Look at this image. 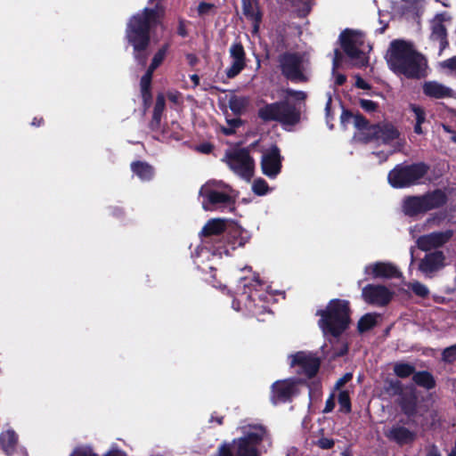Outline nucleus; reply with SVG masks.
<instances>
[{
    "instance_id": "2eb2a0df",
    "label": "nucleus",
    "mask_w": 456,
    "mask_h": 456,
    "mask_svg": "<svg viewBox=\"0 0 456 456\" xmlns=\"http://www.w3.org/2000/svg\"><path fill=\"white\" fill-rule=\"evenodd\" d=\"M445 256L442 251H434L426 254L418 265L419 271L426 278H433L445 266Z\"/></svg>"
},
{
    "instance_id": "a19ab883",
    "label": "nucleus",
    "mask_w": 456,
    "mask_h": 456,
    "mask_svg": "<svg viewBox=\"0 0 456 456\" xmlns=\"http://www.w3.org/2000/svg\"><path fill=\"white\" fill-rule=\"evenodd\" d=\"M442 359L446 362H452L456 361V344L444 349L442 353Z\"/></svg>"
},
{
    "instance_id": "f8f14e48",
    "label": "nucleus",
    "mask_w": 456,
    "mask_h": 456,
    "mask_svg": "<svg viewBox=\"0 0 456 456\" xmlns=\"http://www.w3.org/2000/svg\"><path fill=\"white\" fill-rule=\"evenodd\" d=\"M223 161L240 178L249 181L254 175L255 162L245 149H234L226 151Z\"/></svg>"
},
{
    "instance_id": "8fccbe9b",
    "label": "nucleus",
    "mask_w": 456,
    "mask_h": 456,
    "mask_svg": "<svg viewBox=\"0 0 456 456\" xmlns=\"http://www.w3.org/2000/svg\"><path fill=\"white\" fill-rule=\"evenodd\" d=\"M287 94L289 97H292L296 101L299 102H304L306 98L305 93L302 91L289 90Z\"/></svg>"
},
{
    "instance_id": "7ed1b4c3",
    "label": "nucleus",
    "mask_w": 456,
    "mask_h": 456,
    "mask_svg": "<svg viewBox=\"0 0 456 456\" xmlns=\"http://www.w3.org/2000/svg\"><path fill=\"white\" fill-rule=\"evenodd\" d=\"M257 287H261L258 277L253 275L252 278H241L236 292L237 297L232 302V307L236 311L245 309L258 320L264 321L261 317L265 314H270L266 303L273 297L267 293H260Z\"/></svg>"
},
{
    "instance_id": "f257e3e1",
    "label": "nucleus",
    "mask_w": 456,
    "mask_h": 456,
    "mask_svg": "<svg viewBox=\"0 0 456 456\" xmlns=\"http://www.w3.org/2000/svg\"><path fill=\"white\" fill-rule=\"evenodd\" d=\"M386 60L390 69L397 75L416 79L427 76L426 58L409 41L393 40L387 51Z\"/></svg>"
},
{
    "instance_id": "412c9836",
    "label": "nucleus",
    "mask_w": 456,
    "mask_h": 456,
    "mask_svg": "<svg viewBox=\"0 0 456 456\" xmlns=\"http://www.w3.org/2000/svg\"><path fill=\"white\" fill-rule=\"evenodd\" d=\"M232 63L226 69L225 74L228 78H233L239 75L246 66V53L240 43H234L229 49Z\"/></svg>"
},
{
    "instance_id": "09e8293b",
    "label": "nucleus",
    "mask_w": 456,
    "mask_h": 456,
    "mask_svg": "<svg viewBox=\"0 0 456 456\" xmlns=\"http://www.w3.org/2000/svg\"><path fill=\"white\" fill-rule=\"evenodd\" d=\"M334 440L327 437H322L318 440L317 444L322 449H330L334 445Z\"/></svg>"
},
{
    "instance_id": "39448f33",
    "label": "nucleus",
    "mask_w": 456,
    "mask_h": 456,
    "mask_svg": "<svg viewBox=\"0 0 456 456\" xmlns=\"http://www.w3.org/2000/svg\"><path fill=\"white\" fill-rule=\"evenodd\" d=\"M199 196L205 211L231 208L237 197L235 191L221 180H208L200 189Z\"/></svg>"
},
{
    "instance_id": "4c0bfd02",
    "label": "nucleus",
    "mask_w": 456,
    "mask_h": 456,
    "mask_svg": "<svg viewBox=\"0 0 456 456\" xmlns=\"http://www.w3.org/2000/svg\"><path fill=\"white\" fill-rule=\"evenodd\" d=\"M408 287H409V289H411L412 290V292L415 295H417L420 297H425L429 294L428 288L419 281L411 282Z\"/></svg>"
},
{
    "instance_id": "7c9ffc66",
    "label": "nucleus",
    "mask_w": 456,
    "mask_h": 456,
    "mask_svg": "<svg viewBox=\"0 0 456 456\" xmlns=\"http://www.w3.org/2000/svg\"><path fill=\"white\" fill-rule=\"evenodd\" d=\"M414 382L427 389H431L435 387L436 382L433 376L428 371H419L413 375Z\"/></svg>"
},
{
    "instance_id": "49530a36",
    "label": "nucleus",
    "mask_w": 456,
    "mask_h": 456,
    "mask_svg": "<svg viewBox=\"0 0 456 456\" xmlns=\"http://www.w3.org/2000/svg\"><path fill=\"white\" fill-rule=\"evenodd\" d=\"M360 105L364 110H366L368 112L375 111L378 108V105L376 102H374L373 101L365 100V99L360 101Z\"/></svg>"
},
{
    "instance_id": "bf43d9fd",
    "label": "nucleus",
    "mask_w": 456,
    "mask_h": 456,
    "mask_svg": "<svg viewBox=\"0 0 456 456\" xmlns=\"http://www.w3.org/2000/svg\"><path fill=\"white\" fill-rule=\"evenodd\" d=\"M161 115H162V113L153 111V118H152V121H151L152 127H157L159 125Z\"/></svg>"
},
{
    "instance_id": "f3484780",
    "label": "nucleus",
    "mask_w": 456,
    "mask_h": 456,
    "mask_svg": "<svg viewBox=\"0 0 456 456\" xmlns=\"http://www.w3.org/2000/svg\"><path fill=\"white\" fill-rule=\"evenodd\" d=\"M297 394V382L294 379L278 380L272 386L271 400L274 404L286 403Z\"/></svg>"
},
{
    "instance_id": "a211bd4d",
    "label": "nucleus",
    "mask_w": 456,
    "mask_h": 456,
    "mask_svg": "<svg viewBox=\"0 0 456 456\" xmlns=\"http://www.w3.org/2000/svg\"><path fill=\"white\" fill-rule=\"evenodd\" d=\"M261 167L263 173L270 178L278 175L281 168V156L277 146L273 145L263 153Z\"/></svg>"
},
{
    "instance_id": "37998d69",
    "label": "nucleus",
    "mask_w": 456,
    "mask_h": 456,
    "mask_svg": "<svg viewBox=\"0 0 456 456\" xmlns=\"http://www.w3.org/2000/svg\"><path fill=\"white\" fill-rule=\"evenodd\" d=\"M442 69H447L456 75V56L447 59L440 63Z\"/></svg>"
},
{
    "instance_id": "aec40b11",
    "label": "nucleus",
    "mask_w": 456,
    "mask_h": 456,
    "mask_svg": "<svg viewBox=\"0 0 456 456\" xmlns=\"http://www.w3.org/2000/svg\"><path fill=\"white\" fill-rule=\"evenodd\" d=\"M452 236L450 230L435 232L427 235L419 236L416 240L417 247L422 251H428L445 244Z\"/></svg>"
},
{
    "instance_id": "dca6fc26",
    "label": "nucleus",
    "mask_w": 456,
    "mask_h": 456,
    "mask_svg": "<svg viewBox=\"0 0 456 456\" xmlns=\"http://www.w3.org/2000/svg\"><path fill=\"white\" fill-rule=\"evenodd\" d=\"M393 293L383 285H367L362 289L363 300L370 305L383 306L388 304Z\"/></svg>"
},
{
    "instance_id": "72a5a7b5",
    "label": "nucleus",
    "mask_w": 456,
    "mask_h": 456,
    "mask_svg": "<svg viewBox=\"0 0 456 456\" xmlns=\"http://www.w3.org/2000/svg\"><path fill=\"white\" fill-rule=\"evenodd\" d=\"M342 59V54L338 50H336L334 53V58H333V75L335 77V83L338 86H341L346 81V76L342 74H336L335 70L340 67V61Z\"/></svg>"
},
{
    "instance_id": "6e6552de",
    "label": "nucleus",
    "mask_w": 456,
    "mask_h": 456,
    "mask_svg": "<svg viewBox=\"0 0 456 456\" xmlns=\"http://www.w3.org/2000/svg\"><path fill=\"white\" fill-rule=\"evenodd\" d=\"M300 109L288 102H275L260 108L258 115L265 121L276 120L284 126H291L300 121Z\"/></svg>"
},
{
    "instance_id": "3c124183",
    "label": "nucleus",
    "mask_w": 456,
    "mask_h": 456,
    "mask_svg": "<svg viewBox=\"0 0 456 456\" xmlns=\"http://www.w3.org/2000/svg\"><path fill=\"white\" fill-rule=\"evenodd\" d=\"M165 108V97L163 94H159L156 99L154 110L156 112L162 113Z\"/></svg>"
},
{
    "instance_id": "5701e85b",
    "label": "nucleus",
    "mask_w": 456,
    "mask_h": 456,
    "mask_svg": "<svg viewBox=\"0 0 456 456\" xmlns=\"http://www.w3.org/2000/svg\"><path fill=\"white\" fill-rule=\"evenodd\" d=\"M423 93L426 96L434 99H444L453 96L452 88L437 81H427L422 86Z\"/></svg>"
},
{
    "instance_id": "4d7b16f0",
    "label": "nucleus",
    "mask_w": 456,
    "mask_h": 456,
    "mask_svg": "<svg viewBox=\"0 0 456 456\" xmlns=\"http://www.w3.org/2000/svg\"><path fill=\"white\" fill-rule=\"evenodd\" d=\"M442 128L445 133L450 134V140L456 143V133L446 125H442Z\"/></svg>"
},
{
    "instance_id": "58836bf2",
    "label": "nucleus",
    "mask_w": 456,
    "mask_h": 456,
    "mask_svg": "<svg viewBox=\"0 0 456 456\" xmlns=\"http://www.w3.org/2000/svg\"><path fill=\"white\" fill-rule=\"evenodd\" d=\"M268 184L263 179H256L252 185L253 191L257 195H265L268 191Z\"/></svg>"
},
{
    "instance_id": "4be33fe9",
    "label": "nucleus",
    "mask_w": 456,
    "mask_h": 456,
    "mask_svg": "<svg viewBox=\"0 0 456 456\" xmlns=\"http://www.w3.org/2000/svg\"><path fill=\"white\" fill-rule=\"evenodd\" d=\"M431 34H430V39L433 42H436L439 45V54L442 53V52L447 47L448 41H447V35H446V28L444 25L443 24V18L441 15H437L432 21H431Z\"/></svg>"
},
{
    "instance_id": "6ab92c4d",
    "label": "nucleus",
    "mask_w": 456,
    "mask_h": 456,
    "mask_svg": "<svg viewBox=\"0 0 456 456\" xmlns=\"http://www.w3.org/2000/svg\"><path fill=\"white\" fill-rule=\"evenodd\" d=\"M364 273L373 279H391L401 275L399 269L390 262H375L365 266Z\"/></svg>"
},
{
    "instance_id": "473e14b6",
    "label": "nucleus",
    "mask_w": 456,
    "mask_h": 456,
    "mask_svg": "<svg viewBox=\"0 0 456 456\" xmlns=\"http://www.w3.org/2000/svg\"><path fill=\"white\" fill-rule=\"evenodd\" d=\"M377 316L371 314H367L362 316L358 322V330L360 332H364L370 330L376 324Z\"/></svg>"
},
{
    "instance_id": "cd10ccee",
    "label": "nucleus",
    "mask_w": 456,
    "mask_h": 456,
    "mask_svg": "<svg viewBox=\"0 0 456 456\" xmlns=\"http://www.w3.org/2000/svg\"><path fill=\"white\" fill-rule=\"evenodd\" d=\"M409 108L410 110L412 112L415 120L414 132L418 134H422L424 133L422 129V125L427 120L426 110L421 106L414 103L410 104Z\"/></svg>"
},
{
    "instance_id": "774afa93",
    "label": "nucleus",
    "mask_w": 456,
    "mask_h": 456,
    "mask_svg": "<svg viewBox=\"0 0 456 456\" xmlns=\"http://www.w3.org/2000/svg\"><path fill=\"white\" fill-rule=\"evenodd\" d=\"M190 77H191V81L193 82L194 86H197L199 85V83H200L199 76L196 75V74H193Z\"/></svg>"
},
{
    "instance_id": "a878e982",
    "label": "nucleus",
    "mask_w": 456,
    "mask_h": 456,
    "mask_svg": "<svg viewBox=\"0 0 456 456\" xmlns=\"http://www.w3.org/2000/svg\"><path fill=\"white\" fill-rule=\"evenodd\" d=\"M131 169L134 175L142 181H149L154 175L153 167L143 161H135L131 164Z\"/></svg>"
},
{
    "instance_id": "2f4dec72",
    "label": "nucleus",
    "mask_w": 456,
    "mask_h": 456,
    "mask_svg": "<svg viewBox=\"0 0 456 456\" xmlns=\"http://www.w3.org/2000/svg\"><path fill=\"white\" fill-rule=\"evenodd\" d=\"M248 99L243 96L233 95L229 100V107L235 114H240L248 106Z\"/></svg>"
},
{
    "instance_id": "6e6d98bb",
    "label": "nucleus",
    "mask_w": 456,
    "mask_h": 456,
    "mask_svg": "<svg viewBox=\"0 0 456 456\" xmlns=\"http://www.w3.org/2000/svg\"><path fill=\"white\" fill-rule=\"evenodd\" d=\"M426 450V456H442L438 448L434 444L428 445Z\"/></svg>"
},
{
    "instance_id": "338daca9",
    "label": "nucleus",
    "mask_w": 456,
    "mask_h": 456,
    "mask_svg": "<svg viewBox=\"0 0 456 456\" xmlns=\"http://www.w3.org/2000/svg\"><path fill=\"white\" fill-rule=\"evenodd\" d=\"M330 104H331V97L329 96L328 101L326 102V106H325V111H326L327 117H329V115H330Z\"/></svg>"
},
{
    "instance_id": "c9c22d12",
    "label": "nucleus",
    "mask_w": 456,
    "mask_h": 456,
    "mask_svg": "<svg viewBox=\"0 0 456 456\" xmlns=\"http://www.w3.org/2000/svg\"><path fill=\"white\" fill-rule=\"evenodd\" d=\"M338 402L341 411L345 412L351 411L350 396L347 390H338Z\"/></svg>"
},
{
    "instance_id": "b1692460",
    "label": "nucleus",
    "mask_w": 456,
    "mask_h": 456,
    "mask_svg": "<svg viewBox=\"0 0 456 456\" xmlns=\"http://www.w3.org/2000/svg\"><path fill=\"white\" fill-rule=\"evenodd\" d=\"M387 436L398 444L403 445L412 443L415 439V433L404 427L395 426L388 430Z\"/></svg>"
},
{
    "instance_id": "de8ad7c7",
    "label": "nucleus",
    "mask_w": 456,
    "mask_h": 456,
    "mask_svg": "<svg viewBox=\"0 0 456 456\" xmlns=\"http://www.w3.org/2000/svg\"><path fill=\"white\" fill-rule=\"evenodd\" d=\"M70 456H96L89 447L77 448Z\"/></svg>"
},
{
    "instance_id": "9b49d317",
    "label": "nucleus",
    "mask_w": 456,
    "mask_h": 456,
    "mask_svg": "<svg viewBox=\"0 0 456 456\" xmlns=\"http://www.w3.org/2000/svg\"><path fill=\"white\" fill-rule=\"evenodd\" d=\"M428 172L423 163L412 165H397L388 174V183L394 188L409 187L417 183Z\"/></svg>"
},
{
    "instance_id": "a18cd8bd",
    "label": "nucleus",
    "mask_w": 456,
    "mask_h": 456,
    "mask_svg": "<svg viewBox=\"0 0 456 456\" xmlns=\"http://www.w3.org/2000/svg\"><path fill=\"white\" fill-rule=\"evenodd\" d=\"M310 1L311 0H292V3H293L294 6H298V5L302 4L303 9L301 12H302L303 15H305L310 12V10L312 8Z\"/></svg>"
},
{
    "instance_id": "c756f323",
    "label": "nucleus",
    "mask_w": 456,
    "mask_h": 456,
    "mask_svg": "<svg viewBox=\"0 0 456 456\" xmlns=\"http://www.w3.org/2000/svg\"><path fill=\"white\" fill-rule=\"evenodd\" d=\"M341 123L344 126L352 124L355 128L359 130L365 129L367 127V120L359 114H354L348 111H344L341 115Z\"/></svg>"
},
{
    "instance_id": "bb28decb",
    "label": "nucleus",
    "mask_w": 456,
    "mask_h": 456,
    "mask_svg": "<svg viewBox=\"0 0 456 456\" xmlns=\"http://www.w3.org/2000/svg\"><path fill=\"white\" fill-rule=\"evenodd\" d=\"M225 230V220L221 218H213L209 220L200 232L202 236L217 235Z\"/></svg>"
},
{
    "instance_id": "e2e57ef3",
    "label": "nucleus",
    "mask_w": 456,
    "mask_h": 456,
    "mask_svg": "<svg viewBox=\"0 0 456 456\" xmlns=\"http://www.w3.org/2000/svg\"><path fill=\"white\" fill-rule=\"evenodd\" d=\"M186 59L191 66H194L198 62V58L192 53H188Z\"/></svg>"
},
{
    "instance_id": "0e129e2a",
    "label": "nucleus",
    "mask_w": 456,
    "mask_h": 456,
    "mask_svg": "<svg viewBox=\"0 0 456 456\" xmlns=\"http://www.w3.org/2000/svg\"><path fill=\"white\" fill-rule=\"evenodd\" d=\"M421 230H422L421 225H415L414 227H411L410 229V233L411 234V236L413 238H415L417 236V234L421 232Z\"/></svg>"
},
{
    "instance_id": "13d9d810",
    "label": "nucleus",
    "mask_w": 456,
    "mask_h": 456,
    "mask_svg": "<svg viewBox=\"0 0 456 456\" xmlns=\"http://www.w3.org/2000/svg\"><path fill=\"white\" fill-rule=\"evenodd\" d=\"M167 98L169 101L178 103L180 102L181 94L177 92H169L167 94Z\"/></svg>"
},
{
    "instance_id": "5fc2aeb1",
    "label": "nucleus",
    "mask_w": 456,
    "mask_h": 456,
    "mask_svg": "<svg viewBox=\"0 0 456 456\" xmlns=\"http://www.w3.org/2000/svg\"><path fill=\"white\" fill-rule=\"evenodd\" d=\"M334 407H335V395L331 394L330 396L326 401L323 412H326V413L330 412L333 411Z\"/></svg>"
},
{
    "instance_id": "ddd939ff",
    "label": "nucleus",
    "mask_w": 456,
    "mask_h": 456,
    "mask_svg": "<svg viewBox=\"0 0 456 456\" xmlns=\"http://www.w3.org/2000/svg\"><path fill=\"white\" fill-rule=\"evenodd\" d=\"M368 135H370L371 139L384 144L395 145V150L390 151L389 154L395 151H399L403 146L399 131L390 123L379 124L369 127Z\"/></svg>"
},
{
    "instance_id": "c03bdc74",
    "label": "nucleus",
    "mask_w": 456,
    "mask_h": 456,
    "mask_svg": "<svg viewBox=\"0 0 456 456\" xmlns=\"http://www.w3.org/2000/svg\"><path fill=\"white\" fill-rule=\"evenodd\" d=\"M402 408L407 415H411L415 411V398H411L409 402L403 401Z\"/></svg>"
},
{
    "instance_id": "052dcab7",
    "label": "nucleus",
    "mask_w": 456,
    "mask_h": 456,
    "mask_svg": "<svg viewBox=\"0 0 456 456\" xmlns=\"http://www.w3.org/2000/svg\"><path fill=\"white\" fill-rule=\"evenodd\" d=\"M105 456H126V454L121 450L112 448Z\"/></svg>"
},
{
    "instance_id": "4468645a",
    "label": "nucleus",
    "mask_w": 456,
    "mask_h": 456,
    "mask_svg": "<svg viewBox=\"0 0 456 456\" xmlns=\"http://www.w3.org/2000/svg\"><path fill=\"white\" fill-rule=\"evenodd\" d=\"M290 366L296 368L297 372L311 378L316 374L320 367L319 359L309 352H297L289 356Z\"/></svg>"
},
{
    "instance_id": "864d4df0",
    "label": "nucleus",
    "mask_w": 456,
    "mask_h": 456,
    "mask_svg": "<svg viewBox=\"0 0 456 456\" xmlns=\"http://www.w3.org/2000/svg\"><path fill=\"white\" fill-rule=\"evenodd\" d=\"M213 7L214 5L212 4L202 2L198 6V12L200 15L207 14Z\"/></svg>"
},
{
    "instance_id": "1a4fd4ad",
    "label": "nucleus",
    "mask_w": 456,
    "mask_h": 456,
    "mask_svg": "<svg viewBox=\"0 0 456 456\" xmlns=\"http://www.w3.org/2000/svg\"><path fill=\"white\" fill-rule=\"evenodd\" d=\"M340 41L353 65L362 67L367 63L366 53L370 51V45L365 44L361 32L346 29L340 35Z\"/></svg>"
},
{
    "instance_id": "69168bd1",
    "label": "nucleus",
    "mask_w": 456,
    "mask_h": 456,
    "mask_svg": "<svg viewBox=\"0 0 456 456\" xmlns=\"http://www.w3.org/2000/svg\"><path fill=\"white\" fill-rule=\"evenodd\" d=\"M199 151L203 152V153H208L211 151L212 150V146L210 144H202L200 145L199 148Z\"/></svg>"
},
{
    "instance_id": "0eeeda50",
    "label": "nucleus",
    "mask_w": 456,
    "mask_h": 456,
    "mask_svg": "<svg viewBox=\"0 0 456 456\" xmlns=\"http://www.w3.org/2000/svg\"><path fill=\"white\" fill-rule=\"evenodd\" d=\"M282 74L293 82H305L310 76V59L307 53H285L280 58Z\"/></svg>"
},
{
    "instance_id": "e433bc0d",
    "label": "nucleus",
    "mask_w": 456,
    "mask_h": 456,
    "mask_svg": "<svg viewBox=\"0 0 456 456\" xmlns=\"http://www.w3.org/2000/svg\"><path fill=\"white\" fill-rule=\"evenodd\" d=\"M394 371L400 378H407L413 374L414 367L408 363H396Z\"/></svg>"
},
{
    "instance_id": "603ef678",
    "label": "nucleus",
    "mask_w": 456,
    "mask_h": 456,
    "mask_svg": "<svg viewBox=\"0 0 456 456\" xmlns=\"http://www.w3.org/2000/svg\"><path fill=\"white\" fill-rule=\"evenodd\" d=\"M353 375L352 373H346L342 378H340L339 379H338V381L336 382V385H335V388L337 390H340V388L346 384L347 383L349 380H351Z\"/></svg>"
},
{
    "instance_id": "9d476101",
    "label": "nucleus",
    "mask_w": 456,
    "mask_h": 456,
    "mask_svg": "<svg viewBox=\"0 0 456 456\" xmlns=\"http://www.w3.org/2000/svg\"><path fill=\"white\" fill-rule=\"evenodd\" d=\"M445 202V193L436 190L422 196H411L404 199L403 211L405 215L413 216L440 208Z\"/></svg>"
},
{
    "instance_id": "79ce46f5",
    "label": "nucleus",
    "mask_w": 456,
    "mask_h": 456,
    "mask_svg": "<svg viewBox=\"0 0 456 456\" xmlns=\"http://www.w3.org/2000/svg\"><path fill=\"white\" fill-rule=\"evenodd\" d=\"M166 55V48L160 49L153 57L152 61L148 69L152 72L160 65Z\"/></svg>"
},
{
    "instance_id": "f03ea898",
    "label": "nucleus",
    "mask_w": 456,
    "mask_h": 456,
    "mask_svg": "<svg viewBox=\"0 0 456 456\" xmlns=\"http://www.w3.org/2000/svg\"><path fill=\"white\" fill-rule=\"evenodd\" d=\"M158 17L157 4L155 9L145 8L141 13L134 15L127 24L126 38L134 47L135 60L142 66L147 61L144 51L150 41L149 30L157 22Z\"/></svg>"
},
{
    "instance_id": "680f3d73",
    "label": "nucleus",
    "mask_w": 456,
    "mask_h": 456,
    "mask_svg": "<svg viewBox=\"0 0 456 456\" xmlns=\"http://www.w3.org/2000/svg\"><path fill=\"white\" fill-rule=\"evenodd\" d=\"M355 85L357 87L362 88V89H369L370 88L368 83L361 77H357Z\"/></svg>"
},
{
    "instance_id": "c85d7f7f",
    "label": "nucleus",
    "mask_w": 456,
    "mask_h": 456,
    "mask_svg": "<svg viewBox=\"0 0 456 456\" xmlns=\"http://www.w3.org/2000/svg\"><path fill=\"white\" fill-rule=\"evenodd\" d=\"M17 435L12 429L5 430L0 434V443L5 453L12 454L17 444Z\"/></svg>"
},
{
    "instance_id": "f704fd0d",
    "label": "nucleus",
    "mask_w": 456,
    "mask_h": 456,
    "mask_svg": "<svg viewBox=\"0 0 456 456\" xmlns=\"http://www.w3.org/2000/svg\"><path fill=\"white\" fill-rule=\"evenodd\" d=\"M152 71L148 69L147 72L141 78V91L144 100L151 97L149 89L151 86V77H152Z\"/></svg>"
},
{
    "instance_id": "20e7f679",
    "label": "nucleus",
    "mask_w": 456,
    "mask_h": 456,
    "mask_svg": "<svg viewBox=\"0 0 456 456\" xmlns=\"http://www.w3.org/2000/svg\"><path fill=\"white\" fill-rule=\"evenodd\" d=\"M242 434L232 444H224L219 448V456H259L257 445L266 435L261 425H244L239 428Z\"/></svg>"
},
{
    "instance_id": "393cba45",
    "label": "nucleus",
    "mask_w": 456,
    "mask_h": 456,
    "mask_svg": "<svg viewBox=\"0 0 456 456\" xmlns=\"http://www.w3.org/2000/svg\"><path fill=\"white\" fill-rule=\"evenodd\" d=\"M244 15L254 23V30L257 31L261 21V13L257 3L254 0H242Z\"/></svg>"
},
{
    "instance_id": "423d86ee",
    "label": "nucleus",
    "mask_w": 456,
    "mask_h": 456,
    "mask_svg": "<svg viewBox=\"0 0 456 456\" xmlns=\"http://www.w3.org/2000/svg\"><path fill=\"white\" fill-rule=\"evenodd\" d=\"M317 314L321 316L319 326L324 335L338 337L350 322V311L348 302L346 300L332 299L326 310H320Z\"/></svg>"
},
{
    "instance_id": "ea45409f",
    "label": "nucleus",
    "mask_w": 456,
    "mask_h": 456,
    "mask_svg": "<svg viewBox=\"0 0 456 456\" xmlns=\"http://www.w3.org/2000/svg\"><path fill=\"white\" fill-rule=\"evenodd\" d=\"M241 124L240 118H232L227 120V126H223L222 131L226 135H231L235 132V129Z\"/></svg>"
}]
</instances>
